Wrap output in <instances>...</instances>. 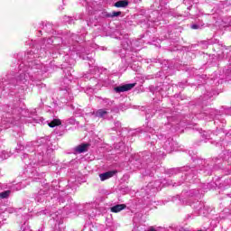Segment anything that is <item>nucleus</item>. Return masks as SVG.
<instances>
[{
  "label": "nucleus",
  "mask_w": 231,
  "mask_h": 231,
  "mask_svg": "<svg viewBox=\"0 0 231 231\" xmlns=\"http://www.w3.org/2000/svg\"><path fill=\"white\" fill-rule=\"evenodd\" d=\"M135 86L136 83L125 84L114 88V91H116V93H125V91H131V89H133V88H134Z\"/></svg>",
  "instance_id": "f257e3e1"
},
{
  "label": "nucleus",
  "mask_w": 231,
  "mask_h": 231,
  "mask_svg": "<svg viewBox=\"0 0 231 231\" xmlns=\"http://www.w3.org/2000/svg\"><path fill=\"white\" fill-rule=\"evenodd\" d=\"M118 171H109L105 173L99 174V178L101 181H106V180H109V178H113L115 174H116Z\"/></svg>",
  "instance_id": "f03ea898"
},
{
  "label": "nucleus",
  "mask_w": 231,
  "mask_h": 231,
  "mask_svg": "<svg viewBox=\"0 0 231 231\" xmlns=\"http://www.w3.org/2000/svg\"><path fill=\"white\" fill-rule=\"evenodd\" d=\"M89 143H81L75 147V152L79 154H82V152H88V149H89Z\"/></svg>",
  "instance_id": "7ed1b4c3"
},
{
  "label": "nucleus",
  "mask_w": 231,
  "mask_h": 231,
  "mask_svg": "<svg viewBox=\"0 0 231 231\" xmlns=\"http://www.w3.org/2000/svg\"><path fill=\"white\" fill-rule=\"evenodd\" d=\"M125 208H127L125 204H117L111 208V212H114V214H118V212H122V210H125Z\"/></svg>",
  "instance_id": "20e7f679"
},
{
  "label": "nucleus",
  "mask_w": 231,
  "mask_h": 231,
  "mask_svg": "<svg viewBox=\"0 0 231 231\" xmlns=\"http://www.w3.org/2000/svg\"><path fill=\"white\" fill-rule=\"evenodd\" d=\"M115 6H116V8H125V7L129 6V1H127V0L117 1L115 4Z\"/></svg>",
  "instance_id": "39448f33"
},
{
  "label": "nucleus",
  "mask_w": 231,
  "mask_h": 231,
  "mask_svg": "<svg viewBox=\"0 0 231 231\" xmlns=\"http://www.w3.org/2000/svg\"><path fill=\"white\" fill-rule=\"evenodd\" d=\"M62 122L60 119H53L51 123L48 124L49 127H57L59 125H61Z\"/></svg>",
  "instance_id": "423d86ee"
},
{
  "label": "nucleus",
  "mask_w": 231,
  "mask_h": 231,
  "mask_svg": "<svg viewBox=\"0 0 231 231\" xmlns=\"http://www.w3.org/2000/svg\"><path fill=\"white\" fill-rule=\"evenodd\" d=\"M10 190H5L4 192H1L0 193V198L1 199H6V198H9L10 197Z\"/></svg>",
  "instance_id": "0eeeda50"
},
{
  "label": "nucleus",
  "mask_w": 231,
  "mask_h": 231,
  "mask_svg": "<svg viewBox=\"0 0 231 231\" xmlns=\"http://www.w3.org/2000/svg\"><path fill=\"white\" fill-rule=\"evenodd\" d=\"M105 115H107V111L104 109H99L97 112V116H99L100 118H103Z\"/></svg>",
  "instance_id": "6e6552de"
},
{
  "label": "nucleus",
  "mask_w": 231,
  "mask_h": 231,
  "mask_svg": "<svg viewBox=\"0 0 231 231\" xmlns=\"http://www.w3.org/2000/svg\"><path fill=\"white\" fill-rule=\"evenodd\" d=\"M122 15V12L118 11V12H112V14H110V17H118Z\"/></svg>",
  "instance_id": "1a4fd4ad"
},
{
  "label": "nucleus",
  "mask_w": 231,
  "mask_h": 231,
  "mask_svg": "<svg viewBox=\"0 0 231 231\" xmlns=\"http://www.w3.org/2000/svg\"><path fill=\"white\" fill-rule=\"evenodd\" d=\"M148 231H157L153 226H151Z\"/></svg>",
  "instance_id": "9d476101"
},
{
  "label": "nucleus",
  "mask_w": 231,
  "mask_h": 231,
  "mask_svg": "<svg viewBox=\"0 0 231 231\" xmlns=\"http://www.w3.org/2000/svg\"><path fill=\"white\" fill-rule=\"evenodd\" d=\"M192 28L196 30L198 28V25H192Z\"/></svg>",
  "instance_id": "9b49d317"
}]
</instances>
